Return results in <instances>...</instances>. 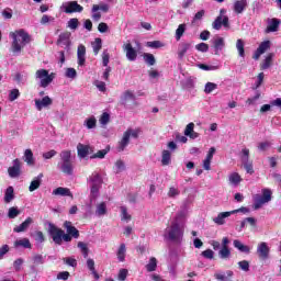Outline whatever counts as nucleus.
<instances>
[{
  "label": "nucleus",
  "instance_id": "33",
  "mask_svg": "<svg viewBox=\"0 0 281 281\" xmlns=\"http://www.w3.org/2000/svg\"><path fill=\"white\" fill-rule=\"evenodd\" d=\"M14 247H23L24 249H32V243L29 238H22L14 241Z\"/></svg>",
  "mask_w": 281,
  "mask_h": 281
},
{
  "label": "nucleus",
  "instance_id": "43",
  "mask_svg": "<svg viewBox=\"0 0 281 281\" xmlns=\"http://www.w3.org/2000/svg\"><path fill=\"white\" fill-rule=\"evenodd\" d=\"M260 91H256L255 95L252 98H248L246 100V104H248V106H254L257 104V102L260 100Z\"/></svg>",
  "mask_w": 281,
  "mask_h": 281
},
{
  "label": "nucleus",
  "instance_id": "25",
  "mask_svg": "<svg viewBox=\"0 0 281 281\" xmlns=\"http://www.w3.org/2000/svg\"><path fill=\"white\" fill-rule=\"evenodd\" d=\"M280 23L281 21L273 18V19H269L268 20V26L266 29V32L267 33H270V32H278L279 27H280Z\"/></svg>",
  "mask_w": 281,
  "mask_h": 281
},
{
  "label": "nucleus",
  "instance_id": "2",
  "mask_svg": "<svg viewBox=\"0 0 281 281\" xmlns=\"http://www.w3.org/2000/svg\"><path fill=\"white\" fill-rule=\"evenodd\" d=\"M186 232V222L181 215H177L165 229L164 238L171 240V243H181Z\"/></svg>",
  "mask_w": 281,
  "mask_h": 281
},
{
  "label": "nucleus",
  "instance_id": "44",
  "mask_svg": "<svg viewBox=\"0 0 281 281\" xmlns=\"http://www.w3.org/2000/svg\"><path fill=\"white\" fill-rule=\"evenodd\" d=\"M146 270L150 273L157 270V258L151 257L149 262L146 265Z\"/></svg>",
  "mask_w": 281,
  "mask_h": 281
},
{
  "label": "nucleus",
  "instance_id": "4",
  "mask_svg": "<svg viewBox=\"0 0 281 281\" xmlns=\"http://www.w3.org/2000/svg\"><path fill=\"white\" fill-rule=\"evenodd\" d=\"M60 160L57 164V168L68 177L74 175V160L71 159V150L65 149L59 154Z\"/></svg>",
  "mask_w": 281,
  "mask_h": 281
},
{
  "label": "nucleus",
  "instance_id": "17",
  "mask_svg": "<svg viewBox=\"0 0 281 281\" xmlns=\"http://www.w3.org/2000/svg\"><path fill=\"white\" fill-rule=\"evenodd\" d=\"M123 49L126 53V58L131 63L137 60V50L133 48V45L131 43L124 44Z\"/></svg>",
  "mask_w": 281,
  "mask_h": 281
},
{
  "label": "nucleus",
  "instance_id": "11",
  "mask_svg": "<svg viewBox=\"0 0 281 281\" xmlns=\"http://www.w3.org/2000/svg\"><path fill=\"white\" fill-rule=\"evenodd\" d=\"M60 10H63L66 14H74V12H82L85 8L78 4L77 1H69V2H64L60 7Z\"/></svg>",
  "mask_w": 281,
  "mask_h": 281
},
{
  "label": "nucleus",
  "instance_id": "62",
  "mask_svg": "<svg viewBox=\"0 0 281 281\" xmlns=\"http://www.w3.org/2000/svg\"><path fill=\"white\" fill-rule=\"evenodd\" d=\"M19 214H21V211H19L18 207L12 206L9 209V213H8L9 218H16Z\"/></svg>",
  "mask_w": 281,
  "mask_h": 281
},
{
  "label": "nucleus",
  "instance_id": "13",
  "mask_svg": "<svg viewBox=\"0 0 281 281\" xmlns=\"http://www.w3.org/2000/svg\"><path fill=\"white\" fill-rule=\"evenodd\" d=\"M269 254H271V248H269V245L266 241H261L257 246V255L260 258V260H269Z\"/></svg>",
  "mask_w": 281,
  "mask_h": 281
},
{
  "label": "nucleus",
  "instance_id": "47",
  "mask_svg": "<svg viewBox=\"0 0 281 281\" xmlns=\"http://www.w3.org/2000/svg\"><path fill=\"white\" fill-rule=\"evenodd\" d=\"M143 58H144L145 63L147 65H149V67H153V65H155V63H157V60L155 59V55L149 54V53H145L143 55Z\"/></svg>",
  "mask_w": 281,
  "mask_h": 281
},
{
  "label": "nucleus",
  "instance_id": "24",
  "mask_svg": "<svg viewBox=\"0 0 281 281\" xmlns=\"http://www.w3.org/2000/svg\"><path fill=\"white\" fill-rule=\"evenodd\" d=\"M234 212L228 211V212H222L220 214H217L216 217L213 218V223H215V225H225V218H229V216H232Z\"/></svg>",
  "mask_w": 281,
  "mask_h": 281
},
{
  "label": "nucleus",
  "instance_id": "48",
  "mask_svg": "<svg viewBox=\"0 0 281 281\" xmlns=\"http://www.w3.org/2000/svg\"><path fill=\"white\" fill-rule=\"evenodd\" d=\"M131 214H128V209L126 206H121V221H125V223L131 222Z\"/></svg>",
  "mask_w": 281,
  "mask_h": 281
},
{
  "label": "nucleus",
  "instance_id": "42",
  "mask_svg": "<svg viewBox=\"0 0 281 281\" xmlns=\"http://www.w3.org/2000/svg\"><path fill=\"white\" fill-rule=\"evenodd\" d=\"M273 53L267 55L263 63L261 64V69H269V67H271V63H273Z\"/></svg>",
  "mask_w": 281,
  "mask_h": 281
},
{
  "label": "nucleus",
  "instance_id": "18",
  "mask_svg": "<svg viewBox=\"0 0 281 281\" xmlns=\"http://www.w3.org/2000/svg\"><path fill=\"white\" fill-rule=\"evenodd\" d=\"M248 7L249 2L247 0L235 1L233 4V12H235V14H243Z\"/></svg>",
  "mask_w": 281,
  "mask_h": 281
},
{
  "label": "nucleus",
  "instance_id": "27",
  "mask_svg": "<svg viewBox=\"0 0 281 281\" xmlns=\"http://www.w3.org/2000/svg\"><path fill=\"white\" fill-rule=\"evenodd\" d=\"M125 170H126V162H124V160L122 159H117L113 166L114 175H122V172H125Z\"/></svg>",
  "mask_w": 281,
  "mask_h": 281
},
{
  "label": "nucleus",
  "instance_id": "59",
  "mask_svg": "<svg viewBox=\"0 0 281 281\" xmlns=\"http://www.w3.org/2000/svg\"><path fill=\"white\" fill-rule=\"evenodd\" d=\"M238 268L241 270V271H244L245 273H247V272H249V261H247V260H241V261H239L238 263Z\"/></svg>",
  "mask_w": 281,
  "mask_h": 281
},
{
  "label": "nucleus",
  "instance_id": "22",
  "mask_svg": "<svg viewBox=\"0 0 281 281\" xmlns=\"http://www.w3.org/2000/svg\"><path fill=\"white\" fill-rule=\"evenodd\" d=\"M53 194L54 196H69L70 199H74V193H71L69 188L58 187L57 189L53 190Z\"/></svg>",
  "mask_w": 281,
  "mask_h": 281
},
{
  "label": "nucleus",
  "instance_id": "5",
  "mask_svg": "<svg viewBox=\"0 0 281 281\" xmlns=\"http://www.w3.org/2000/svg\"><path fill=\"white\" fill-rule=\"evenodd\" d=\"M88 183L90 186V195L92 199H98L100 194V188H102V176L98 171H93L91 176L88 178Z\"/></svg>",
  "mask_w": 281,
  "mask_h": 281
},
{
  "label": "nucleus",
  "instance_id": "41",
  "mask_svg": "<svg viewBox=\"0 0 281 281\" xmlns=\"http://www.w3.org/2000/svg\"><path fill=\"white\" fill-rule=\"evenodd\" d=\"M236 49L240 58H245V42L243 40H237Z\"/></svg>",
  "mask_w": 281,
  "mask_h": 281
},
{
  "label": "nucleus",
  "instance_id": "64",
  "mask_svg": "<svg viewBox=\"0 0 281 281\" xmlns=\"http://www.w3.org/2000/svg\"><path fill=\"white\" fill-rule=\"evenodd\" d=\"M79 23H80V22L78 21V19L72 18V19H70V20L68 21V27H69L70 30H78Z\"/></svg>",
  "mask_w": 281,
  "mask_h": 281
},
{
  "label": "nucleus",
  "instance_id": "61",
  "mask_svg": "<svg viewBox=\"0 0 281 281\" xmlns=\"http://www.w3.org/2000/svg\"><path fill=\"white\" fill-rule=\"evenodd\" d=\"M65 76H66V78H71V80H74L75 78H77L78 72L76 71L75 68H67Z\"/></svg>",
  "mask_w": 281,
  "mask_h": 281
},
{
  "label": "nucleus",
  "instance_id": "8",
  "mask_svg": "<svg viewBox=\"0 0 281 281\" xmlns=\"http://www.w3.org/2000/svg\"><path fill=\"white\" fill-rule=\"evenodd\" d=\"M120 104L124 109H135L137 106V97L133 90H125L120 98Z\"/></svg>",
  "mask_w": 281,
  "mask_h": 281
},
{
  "label": "nucleus",
  "instance_id": "45",
  "mask_svg": "<svg viewBox=\"0 0 281 281\" xmlns=\"http://www.w3.org/2000/svg\"><path fill=\"white\" fill-rule=\"evenodd\" d=\"M109 148L101 149L93 154L92 156H90V159H104V157H106V155L109 154Z\"/></svg>",
  "mask_w": 281,
  "mask_h": 281
},
{
  "label": "nucleus",
  "instance_id": "55",
  "mask_svg": "<svg viewBox=\"0 0 281 281\" xmlns=\"http://www.w3.org/2000/svg\"><path fill=\"white\" fill-rule=\"evenodd\" d=\"M195 49L198 52H202V54H205V53L210 52V45L202 42V43L195 45Z\"/></svg>",
  "mask_w": 281,
  "mask_h": 281
},
{
  "label": "nucleus",
  "instance_id": "7",
  "mask_svg": "<svg viewBox=\"0 0 281 281\" xmlns=\"http://www.w3.org/2000/svg\"><path fill=\"white\" fill-rule=\"evenodd\" d=\"M131 137L137 139L139 137V132L137 130L128 128L124 132L122 139L119 142L116 147L117 153H124L126 150V146L131 144Z\"/></svg>",
  "mask_w": 281,
  "mask_h": 281
},
{
  "label": "nucleus",
  "instance_id": "40",
  "mask_svg": "<svg viewBox=\"0 0 281 281\" xmlns=\"http://www.w3.org/2000/svg\"><path fill=\"white\" fill-rule=\"evenodd\" d=\"M93 53L95 56L100 54V49H102V38L97 37L94 42L92 43Z\"/></svg>",
  "mask_w": 281,
  "mask_h": 281
},
{
  "label": "nucleus",
  "instance_id": "3",
  "mask_svg": "<svg viewBox=\"0 0 281 281\" xmlns=\"http://www.w3.org/2000/svg\"><path fill=\"white\" fill-rule=\"evenodd\" d=\"M9 36L10 38H12L11 52L15 55L21 54L23 47H25V45H29V43H32V36L23 29L11 32Z\"/></svg>",
  "mask_w": 281,
  "mask_h": 281
},
{
  "label": "nucleus",
  "instance_id": "54",
  "mask_svg": "<svg viewBox=\"0 0 281 281\" xmlns=\"http://www.w3.org/2000/svg\"><path fill=\"white\" fill-rule=\"evenodd\" d=\"M146 47H150L151 49H159L160 47H164V43L159 41L147 42Z\"/></svg>",
  "mask_w": 281,
  "mask_h": 281
},
{
  "label": "nucleus",
  "instance_id": "9",
  "mask_svg": "<svg viewBox=\"0 0 281 281\" xmlns=\"http://www.w3.org/2000/svg\"><path fill=\"white\" fill-rule=\"evenodd\" d=\"M262 194H256L254 196V210H260V207H262V205L270 203L271 199H272V192L270 191V189H262L261 190Z\"/></svg>",
  "mask_w": 281,
  "mask_h": 281
},
{
  "label": "nucleus",
  "instance_id": "53",
  "mask_svg": "<svg viewBox=\"0 0 281 281\" xmlns=\"http://www.w3.org/2000/svg\"><path fill=\"white\" fill-rule=\"evenodd\" d=\"M20 95H21V92L19 91V89H12L9 92V100H10V102H14V100H19Z\"/></svg>",
  "mask_w": 281,
  "mask_h": 281
},
{
  "label": "nucleus",
  "instance_id": "31",
  "mask_svg": "<svg viewBox=\"0 0 281 281\" xmlns=\"http://www.w3.org/2000/svg\"><path fill=\"white\" fill-rule=\"evenodd\" d=\"M23 160H24L25 164H27L29 166H34L35 160H34V153H32V149H26V150H24Z\"/></svg>",
  "mask_w": 281,
  "mask_h": 281
},
{
  "label": "nucleus",
  "instance_id": "23",
  "mask_svg": "<svg viewBox=\"0 0 281 281\" xmlns=\"http://www.w3.org/2000/svg\"><path fill=\"white\" fill-rule=\"evenodd\" d=\"M214 278L218 281H232V278H234V271L227 270L226 272H216Z\"/></svg>",
  "mask_w": 281,
  "mask_h": 281
},
{
  "label": "nucleus",
  "instance_id": "36",
  "mask_svg": "<svg viewBox=\"0 0 281 281\" xmlns=\"http://www.w3.org/2000/svg\"><path fill=\"white\" fill-rule=\"evenodd\" d=\"M31 236L34 238L36 245H43L45 243V235L41 231H36Z\"/></svg>",
  "mask_w": 281,
  "mask_h": 281
},
{
  "label": "nucleus",
  "instance_id": "1",
  "mask_svg": "<svg viewBox=\"0 0 281 281\" xmlns=\"http://www.w3.org/2000/svg\"><path fill=\"white\" fill-rule=\"evenodd\" d=\"M64 227L67 233H65L63 228L56 226V224L52 222L48 223L47 233L53 238V243H55V245L60 246L63 245V240L64 243H71L72 238H80V232L71 224V222L66 221L64 223Z\"/></svg>",
  "mask_w": 281,
  "mask_h": 281
},
{
  "label": "nucleus",
  "instance_id": "32",
  "mask_svg": "<svg viewBox=\"0 0 281 281\" xmlns=\"http://www.w3.org/2000/svg\"><path fill=\"white\" fill-rule=\"evenodd\" d=\"M119 262H124L126 260V244H121L116 252Z\"/></svg>",
  "mask_w": 281,
  "mask_h": 281
},
{
  "label": "nucleus",
  "instance_id": "37",
  "mask_svg": "<svg viewBox=\"0 0 281 281\" xmlns=\"http://www.w3.org/2000/svg\"><path fill=\"white\" fill-rule=\"evenodd\" d=\"M106 202H101L97 204L95 216H104L106 215Z\"/></svg>",
  "mask_w": 281,
  "mask_h": 281
},
{
  "label": "nucleus",
  "instance_id": "12",
  "mask_svg": "<svg viewBox=\"0 0 281 281\" xmlns=\"http://www.w3.org/2000/svg\"><path fill=\"white\" fill-rule=\"evenodd\" d=\"M71 33L70 32H65L61 33L58 37L57 44L59 47H64L66 52H69L71 48Z\"/></svg>",
  "mask_w": 281,
  "mask_h": 281
},
{
  "label": "nucleus",
  "instance_id": "56",
  "mask_svg": "<svg viewBox=\"0 0 281 281\" xmlns=\"http://www.w3.org/2000/svg\"><path fill=\"white\" fill-rule=\"evenodd\" d=\"M128 278V269L122 268L119 270L117 280L125 281Z\"/></svg>",
  "mask_w": 281,
  "mask_h": 281
},
{
  "label": "nucleus",
  "instance_id": "15",
  "mask_svg": "<svg viewBox=\"0 0 281 281\" xmlns=\"http://www.w3.org/2000/svg\"><path fill=\"white\" fill-rule=\"evenodd\" d=\"M91 153H93V147L90 145H85L82 143L77 145V155L80 159H85V157H87V155H91Z\"/></svg>",
  "mask_w": 281,
  "mask_h": 281
},
{
  "label": "nucleus",
  "instance_id": "10",
  "mask_svg": "<svg viewBox=\"0 0 281 281\" xmlns=\"http://www.w3.org/2000/svg\"><path fill=\"white\" fill-rule=\"evenodd\" d=\"M221 14L212 23L213 30H221V27H229V18L225 14V10L222 9Z\"/></svg>",
  "mask_w": 281,
  "mask_h": 281
},
{
  "label": "nucleus",
  "instance_id": "28",
  "mask_svg": "<svg viewBox=\"0 0 281 281\" xmlns=\"http://www.w3.org/2000/svg\"><path fill=\"white\" fill-rule=\"evenodd\" d=\"M228 181L231 186H234L235 188L240 186V182L243 181V178L238 172H233L228 176Z\"/></svg>",
  "mask_w": 281,
  "mask_h": 281
},
{
  "label": "nucleus",
  "instance_id": "30",
  "mask_svg": "<svg viewBox=\"0 0 281 281\" xmlns=\"http://www.w3.org/2000/svg\"><path fill=\"white\" fill-rule=\"evenodd\" d=\"M233 245H234L235 249H238V251H240L241 254H249V251H250L249 246L240 243V240H238V239H235L233 241Z\"/></svg>",
  "mask_w": 281,
  "mask_h": 281
},
{
  "label": "nucleus",
  "instance_id": "29",
  "mask_svg": "<svg viewBox=\"0 0 281 281\" xmlns=\"http://www.w3.org/2000/svg\"><path fill=\"white\" fill-rule=\"evenodd\" d=\"M87 267L91 271L94 280H100V274L95 271V261L91 258L87 259Z\"/></svg>",
  "mask_w": 281,
  "mask_h": 281
},
{
  "label": "nucleus",
  "instance_id": "20",
  "mask_svg": "<svg viewBox=\"0 0 281 281\" xmlns=\"http://www.w3.org/2000/svg\"><path fill=\"white\" fill-rule=\"evenodd\" d=\"M87 47L85 45H79L77 48V58H78V66L79 67H85V63L87 60Z\"/></svg>",
  "mask_w": 281,
  "mask_h": 281
},
{
  "label": "nucleus",
  "instance_id": "21",
  "mask_svg": "<svg viewBox=\"0 0 281 281\" xmlns=\"http://www.w3.org/2000/svg\"><path fill=\"white\" fill-rule=\"evenodd\" d=\"M32 223H34V220L32 217H27L22 224H20L19 226H15L13 228V232H15V234H21V232H26L32 225Z\"/></svg>",
  "mask_w": 281,
  "mask_h": 281
},
{
  "label": "nucleus",
  "instance_id": "51",
  "mask_svg": "<svg viewBox=\"0 0 281 281\" xmlns=\"http://www.w3.org/2000/svg\"><path fill=\"white\" fill-rule=\"evenodd\" d=\"M240 159H241L243 165L251 162V160L249 159V149L248 148L241 149Z\"/></svg>",
  "mask_w": 281,
  "mask_h": 281
},
{
  "label": "nucleus",
  "instance_id": "19",
  "mask_svg": "<svg viewBox=\"0 0 281 281\" xmlns=\"http://www.w3.org/2000/svg\"><path fill=\"white\" fill-rule=\"evenodd\" d=\"M213 49L215 53V56H218L223 49H225V38L223 37H215L213 41Z\"/></svg>",
  "mask_w": 281,
  "mask_h": 281
},
{
  "label": "nucleus",
  "instance_id": "14",
  "mask_svg": "<svg viewBox=\"0 0 281 281\" xmlns=\"http://www.w3.org/2000/svg\"><path fill=\"white\" fill-rule=\"evenodd\" d=\"M9 177L11 179H16V177H21V160L15 158L13 160V166L8 168Z\"/></svg>",
  "mask_w": 281,
  "mask_h": 281
},
{
  "label": "nucleus",
  "instance_id": "39",
  "mask_svg": "<svg viewBox=\"0 0 281 281\" xmlns=\"http://www.w3.org/2000/svg\"><path fill=\"white\" fill-rule=\"evenodd\" d=\"M171 161V154L169 150H162V156H161V165L162 166H170Z\"/></svg>",
  "mask_w": 281,
  "mask_h": 281
},
{
  "label": "nucleus",
  "instance_id": "38",
  "mask_svg": "<svg viewBox=\"0 0 281 281\" xmlns=\"http://www.w3.org/2000/svg\"><path fill=\"white\" fill-rule=\"evenodd\" d=\"M98 124V120H95V116H90L89 119H86L83 122V126H86V128L91 130V128H95Z\"/></svg>",
  "mask_w": 281,
  "mask_h": 281
},
{
  "label": "nucleus",
  "instance_id": "6",
  "mask_svg": "<svg viewBox=\"0 0 281 281\" xmlns=\"http://www.w3.org/2000/svg\"><path fill=\"white\" fill-rule=\"evenodd\" d=\"M54 78H56L54 72L49 74L47 69H38L35 72V80H40V87L43 89H47L54 82Z\"/></svg>",
  "mask_w": 281,
  "mask_h": 281
},
{
  "label": "nucleus",
  "instance_id": "57",
  "mask_svg": "<svg viewBox=\"0 0 281 281\" xmlns=\"http://www.w3.org/2000/svg\"><path fill=\"white\" fill-rule=\"evenodd\" d=\"M98 10H101L102 12H109V4L102 3L100 5L93 4L92 12H98Z\"/></svg>",
  "mask_w": 281,
  "mask_h": 281
},
{
  "label": "nucleus",
  "instance_id": "26",
  "mask_svg": "<svg viewBox=\"0 0 281 281\" xmlns=\"http://www.w3.org/2000/svg\"><path fill=\"white\" fill-rule=\"evenodd\" d=\"M41 183H43V173H38V176L31 181L29 191L34 192L35 190H38V188H41Z\"/></svg>",
  "mask_w": 281,
  "mask_h": 281
},
{
  "label": "nucleus",
  "instance_id": "49",
  "mask_svg": "<svg viewBox=\"0 0 281 281\" xmlns=\"http://www.w3.org/2000/svg\"><path fill=\"white\" fill-rule=\"evenodd\" d=\"M188 49H190L189 43L181 44V46L179 47V50H178V56L180 59L183 58V56H186V54H188Z\"/></svg>",
  "mask_w": 281,
  "mask_h": 281
},
{
  "label": "nucleus",
  "instance_id": "16",
  "mask_svg": "<svg viewBox=\"0 0 281 281\" xmlns=\"http://www.w3.org/2000/svg\"><path fill=\"white\" fill-rule=\"evenodd\" d=\"M54 101L49 95L44 97L43 99H35V108L37 111H43V109H47V106H52Z\"/></svg>",
  "mask_w": 281,
  "mask_h": 281
},
{
  "label": "nucleus",
  "instance_id": "60",
  "mask_svg": "<svg viewBox=\"0 0 281 281\" xmlns=\"http://www.w3.org/2000/svg\"><path fill=\"white\" fill-rule=\"evenodd\" d=\"M111 121V115L106 112H104L101 117L99 119L100 124L102 126H106V124Z\"/></svg>",
  "mask_w": 281,
  "mask_h": 281
},
{
  "label": "nucleus",
  "instance_id": "58",
  "mask_svg": "<svg viewBox=\"0 0 281 281\" xmlns=\"http://www.w3.org/2000/svg\"><path fill=\"white\" fill-rule=\"evenodd\" d=\"M270 48H271V42L265 41L259 45V47L257 49L259 52H261L262 54H265V52H267V49H270Z\"/></svg>",
  "mask_w": 281,
  "mask_h": 281
},
{
  "label": "nucleus",
  "instance_id": "34",
  "mask_svg": "<svg viewBox=\"0 0 281 281\" xmlns=\"http://www.w3.org/2000/svg\"><path fill=\"white\" fill-rule=\"evenodd\" d=\"M218 257L221 260H229V258H232V250H229V247H222L218 251Z\"/></svg>",
  "mask_w": 281,
  "mask_h": 281
},
{
  "label": "nucleus",
  "instance_id": "52",
  "mask_svg": "<svg viewBox=\"0 0 281 281\" xmlns=\"http://www.w3.org/2000/svg\"><path fill=\"white\" fill-rule=\"evenodd\" d=\"M186 33V24H180L176 30V40L181 41V36Z\"/></svg>",
  "mask_w": 281,
  "mask_h": 281
},
{
  "label": "nucleus",
  "instance_id": "63",
  "mask_svg": "<svg viewBox=\"0 0 281 281\" xmlns=\"http://www.w3.org/2000/svg\"><path fill=\"white\" fill-rule=\"evenodd\" d=\"M203 16H205V10L198 11L195 13V15L193 16L192 25H194V23H196V21H201L203 19Z\"/></svg>",
  "mask_w": 281,
  "mask_h": 281
},
{
  "label": "nucleus",
  "instance_id": "35",
  "mask_svg": "<svg viewBox=\"0 0 281 281\" xmlns=\"http://www.w3.org/2000/svg\"><path fill=\"white\" fill-rule=\"evenodd\" d=\"M14 201V188L9 187L4 192V203H12Z\"/></svg>",
  "mask_w": 281,
  "mask_h": 281
},
{
  "label": "nucleus",
  "instance_id": "46",
  "mask_svg": "<svg viewBox=\"0 0 281 281\" xmlns=\"http://www.w3.org/2000/svg\"><path fill=\"white\" fill-rule=\"evenodd\" d=\"M77 247L80 249V251H81L83 258H89V247L87 246L86 243L79 241V243L77 244Z\"/></svg>",
  "mask_w": 281,
  "mask_h": 281
},
{
  "label": "nucleus",
  "instance_id": "50",
  "mask_svg": "<svg viewBox=\"0 0 281 281\" xmlns=\"http://www.w3.org/2000/svg\"><path fill=\"white\" fill-rule=\"evenodd\" d=\"M218 89V85L214 82H206L204 86V93L210 94L212 91H216Z\"/></svg>",
  "mask_w": 281,
  "mask_h": 281
}]
</instances>
